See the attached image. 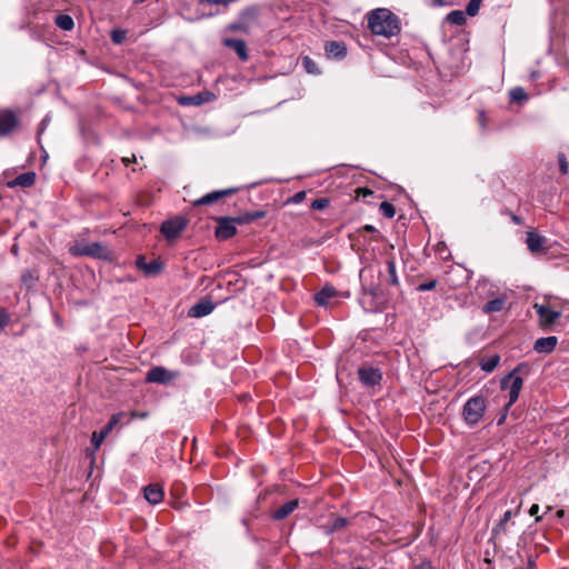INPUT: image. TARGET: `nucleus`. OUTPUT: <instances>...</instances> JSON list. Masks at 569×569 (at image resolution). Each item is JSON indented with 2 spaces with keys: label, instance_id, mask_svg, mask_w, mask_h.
<instances>
[{
  "label": "nucleus",
  "instance_id": "obj_52",
  "mask_svg": "<svg viewBox=\"0 0 569 569\" xmlns=\"http://www.w3.org/2000/svg\"><path fill=\"white\" fill-rule=\"evenodd\" d=\"M511 220H512L515 223H517V224H520V223H521V219H520L518 216H516V214H512Z\"/></svg>",
  "mask_w": 569,
  "mask_h": 569
},
{
  "label": "nucleus",
  "instance_id": "obj_13",
  "mask_svg": "<svg viewBox=\"0 0 569 569\" xmlns=\"http://www.w3.org/2000/svg\"><path fill=\"white\" fill-rule=\"evenodd\" d=\"M358 377L366 387H375L380 383L382 375L379 369L372 367H362L358 369Z\"/></svg>",
  "mask_w": 569,
  "mask_h": 569
},
{
  "label": "nucleus",
  "instance_id": "obj_7",
  "mask_svg": "<svg viewBox=\"0 0 569 569\" xmlns=\"http://www.w3.org/2000/svg\"><path fill=\"white\" fill-rule=\"evenodd\" d=\"M237 224L236 217L217 218L216 238L221 241L232 238L237 233Z\"/></svg>",
  "mask_w": 569,
  "mask_h": 569
},
{
  "label": "nucleus",
  "instance_id": "obj_1",
  "mask_svg": "<svg viewBox=\"0 0 569 569\" xmlns=\"http://www.w3.org/2000/svg\"><path fill=\"white\" fill-rule=\"evenodd\" d=\"M531 372L529 362L518 363L507 376L501 378L500 388L508 390V402L503 406V413L498 420V425H502L506 420L509 408L518 400L523 386V377H528Z\"/></svg>",
  "mask_w": 569,
  "mask_h": 569
},
{
  "label": "nucleus",
  "instance_id": "obj_6",
  "mask_svg": "<svg viewBox=\"0 0 569 569\" xmlns=\"http://www.w3.org/2000/svg\"><path fill=\"white\" fill-rule=\"evenodd\" d=\"M179 376V371H171L164 367L157 366L148 370L146 381L149 383L169 385Z\"/></svg>",
  "mask_w": 569,
  "mask_h": 569
},
{
  "label": "nucleus",
  "instance_id": "obj_11",
  "mask_svg": "<svg viewBox=\"0 0 569 569\" xmlns=\"http://www.w3.org/2000/svg\"><path fill=\"white\" fill-rule=\"evenodd\" d=\"M122 413L112 415L109 422L100 430L94 431L91 437V445L94 449H99L106 437L112 431V429L120 422Z\"/></svg>",
  "mask_w": 569,
  "mask_h": 569
},
{
  "label": "nucleus",
  "instance_id": "obj_30",
  "mask_svg": "<svg viewBox=\"0 0 569 569\" xmlns=\"http://www.w3.org/2000/svg\"><path fill=\"white\" fill-rule=\"evenodd\" d=\"M466 11L453 10L447 14V21L455 26H463L466 23Z\"/></svg>",
  "mask_w": 569,
  "mask_h": 569
},
{
  "label": "nucleus",
  "instance_id": "obj_41",
  "mask_svg": "<svg viewBox=\"0 0 569 569\" xmlns=\"http://www.w3.org/2000/svg\"><path fill=\"white\" fill-rule=\"evenodd\" d=\"M356 193H357V198H360V197L366 198V197L372 196L373 191L368 188H358L356 190Z\"/></svg>",
  "mask_w": 569,
  "mask_h": 569
},
{
  "label": "nucleus",
  "instance_id": "obj_53",
  "mask_svg": "<svg viewBox=\"0 0 569 569\" xmlns=\"http://www.w3.org/2000/svg\"><path fill=\"white\" fill-rule=\"evenodd\" d=\"M367 270H368L367 268L361 269V271H360V278H362V277H363V273H365Z\"/></svg>",
  "mask_w": 569,
  "mask_h": 569
},
{
  "label": "nucleus",
  "instance_id": "obj_32",
  "mask_svg": "<svg viewBox=\"0 0 569 569\" xmlns=\"http://www.w3.org/2000/svg\"><path fill=\"white\" fill-rule=\"evenodd\" d=\"M509 97L511 102L518 103L526 102L529 98L525 89L521 87L512 88L509 92Z\"/></svg>",
  "mask_w": 569,
  "mask_h": 569
},
{
  "label": "nucleus",
  "instance_id": "obj_8",
  "mask_svg": "<svg viewBox=\"0 0 569 569\" xmlns=\"http://www.w3.org/2000/svg\"><path fill=\"white\" fill-rule=\"evenodd\" d=\"M187 221L183 218L176 217L162 222L160 231L168 241L176 240L184 230Z\"/></svg>",
  "mask_w": 569,
  "mask_h": 569
},
{
  "label": "nucleus",
  "instance_id": "obj_44",
  "mask_svg": "<svg viewBox=\"0 0 569 569\" xmlns=\"http://www.w3.org/2000/svg\"><path fill=\"white\" fill-rule=\"evenodd\" d=\"M305 197H306V192L299 191L291 198V201L295 203H299L305 199Z\"/></svg>",
  "mask_w": 569,
  "mask_h": 569
},
{
  "label": "nucleus",
  "instance_id": "obj_17",
  "mask_svg": "<svg viewBox=\"0 0 569 569\" xmlns=\"http://www.w3.org/2000/svg\"><path fill=\"white\" fill-rule=\"evenodd\" d=\"M325 51L328 58L339 60L347 56V46L343 41H328L325 44Z\"/></svg>",
  "mask_w": 569,
  "mask_h": 569
},
{
  "label": "nucleus",
  "instance_id": "obj_50",
  "mask_svg": "<svg viewBox=\"0 0 569 569\" xmlns=\"http://www.w3.org/2000/svg\"><path fill=\"white\" fill-rule=\"evenodd\" d=\"M560 170L562 173H567L568 171V164L563 158L560 160Z\"/></svg>",
  "mask_w": 569,
  "mask_h": 569
},
{
  "label": "nucleus",
  "instance_id": "obj_47",
  "mask_svg": "<svg viewBox=\"0 0 569 569\" xmlns=\"http://www.w3.org/2000/svg\"><path fill=\"white\" fill-rule=\"evenodd\" d=\"M121 161L123 162L124 166L128 167L130 163L136 162V156L132 154L131 157H123L121 159Z\"/></svg>",
  "mask_w": 569,
  "mask_h": 569
},
{
  "label": "nucleus",
  "instance_id": "obj_48",
  "mask_svg": "<svg viewBox=\"0 0 569 569\" xmlns=\"http://www.w3.org/2000/svg\"><path fill=\"white\" fill-rule=\"evenodd\" d=\"M535 568H536V560L533 559L532 556H529L526 569H535Z\"/></svg>",
  "mask_w": 569,
  "mask_h": 569
},
{
  "label": "nucleus",
  "instance_id": "obj_12",
  "mask_svg": "<svg viewBox=\"0 0 569 569\" xmlns=\"http://www.w3.org/2000/svg\"><path fill=\"white\" fill-rule=\"evenodd\" d=\"M136 266L149 277L158 276L163 269V263L159 259H152L148 262L142 254L137 257Z\"/></svg>",
  "mask_w": 569,
  "mask_h": 569
},
{
  "label": "nucleus",
  "instance_id": "obj_29",
  "mask_svg": "<svg viewBox=\"0 0 569 569\" xmlns=\"http://www.w3.org/2000/svg\"><path fill=\"white\" fill-rule=\"evenodd\" d=\"M56 24L63 31H70L74 27V22L71 16L60 13L54 19Z\"/></svg>",
  "mask_w": 569,
  "mask_h": 569
},
{
  "label": "nucleus",
  "instance_id": "obj_9",
  "mask_svg": "<svg viewBox=\"0 0 569 569\" xmlns=\"http://www.w3.org/2000/svg\"><path fill=\"white\" fill-rule=\"evenodd\" d=\"M533 308L539 317L540 326L545 329L552 326L561 316L560 311L553 310L547 305L536 303Z\"/></svg>",
  "mask_w": 569,
  "mask_h": 569
},
{
  "label": "nucleus",
  "instance_id": "obj_38",
  "mask_svg": "<svg viewBox=\"0 0 569 569\" xmlns=\"http://www.w3.org/2000/svg\"><path fill=\"white\" fill-rule=\"evenodd\" d=\"M436 286H437V280L436 279H431L428 282L420 283L417 287V290L420 291V292L429 291V290H433L436 288Z\"/></svg>",
  "mask_w": 569,
  "mask_h": 569
},
{
  "label": "nucleus",
  "instance_id": "obj_42",
  "mask_svg": "<svg viewBox=\"0 0 569 569\" xmlns=\"http://www.w3.org/2000/svg\"><path fill=\"white\" fill-rule=\"evenodd\" d=\"M539 509V505L537 503H533L529 509L530 516L535 517L537 522L541 520V516L538 515Z\"/></svg>",
  "mask_w": 569,
  "mask_h": 569
},
{
  "label": "nucleus",
  "instance_id": "obj_37",
  "mask_svg": "<svg viewBox=\"0 0 569 569\" xmlns=\"http://www.w3.org/2000/svg\"><path fill=\"white\" fill-rule=\"evenodd\" d=\"M124 38H126V31H123V30H119V29H117V30H113V31L111 32V39H112V41H113L114 43H117V44L122 43V41L124 40Z\"/></svg>",
  "mask_w": 569,
  "mask_h": 569
},
{
  "label": "nucleus",
  "instance_id": "obj_43",
  "mask_svg": "<svg viewBox=\"0 0 569 569\" xmlns=\"http://www.w3.org/2000/svg\"><path fill=\"white\" fill-rule=\"evenodd\" d=\"M512 515H513V513H512V511H511V510H507V511L503 513V516H502L501 520L499 521V525H498V526H499V527H503V526H505V525H506V523L511 519Z\"/></svg>",
  "mask_w": 569,
  "mask_h": 569
},
{
  "label": "nucleus",
  "instance_id": "obj_21",
  "mask_svg": "<svg viewBox=\"0 0 569 569\" xmlns=\"http://www.w3.org/2000/svg\"><path fill=\"white\" fill-rule=\"evenodd\" d=\"M214 309V305L211 300H200L193 305L189 310V316L194 318L204 317L211 313Z\"/></svg>",
  "mask_w": 569,
  "mask_h": 569
},
{
  "label": "nucleus",
  "instance_id": "obj_28",
  "mask_svg": "<svg viewBox=\"0 0 569 569\" xmlns=\"http://www.w3.org/2000/svg\"><path fill=\"white\" fill-rule=\"evenodd\" d=\"M500 362L499 355H492L490 357L482 358L479 362L480 368L486 372H492Z\"/></svg>",
  "mask_w": 569,
  "mask_h": 569
},
{
  "label": "nucleus",
  "instance_id": "obj_39",
  "mask_svg": "<svg viewBox=\"0 0 569 569\" xmlns=\"http://www.w3.org/2000/svg\"><path fill=\"white\" fill-rule=\"evenodd\" d=\"M477 120H478V123H479L480 128L482 130H486L487 127H488V121L489 120H488V117H487V113H486L485 110H479L478 111V119Z\"/></svg>",
  "mask_w": 569,
  "mask_h": 569
},
{
  "label": "nucleus",
  "instance_id": "obj_31",
  "mask_svg": "<svg viewBox=\"0 0 569 569\" xmlns=\"http://www.w3.org/2000/svg\"><path fill=\"white\" fill-rule=\"evenodd\" d=\"M348 525V519L345 517H337L332 520V522L328 526H326V532L328 535L333 533L336 531H339L343 528H346Z\"/></svg>",
  "mask_w": 569,
  "mask_h": 569
},
{
  "label": "nucleus",
  "instance_id": "obj_34",
  "mask_svg": "<svg viewBox=\"0 0 569 569\" xmlns=\"http://www.w3.org/2000/svg\"><path fill=\"white\" fill-rule=\"evenodd\" d=\"M379 210L381 214L387 219H392L396 214L395 206L388 201L381 202Z\"/></svg>",
  "mask_w": 569,
  "mask_h": 569
},
{
  "label": "nucleus",
  "instance_id": "obj_22",
  "mask_svg": "<svg viewBox=\"0 0 569 569\" xmlns=\"http://www.w3.org/2000/svg\"><path fill=\"white\" fill-rule=\"evenodd\" d=\"M298 500H289L279 508L274 509L272 512V518L276 520H283L289 515H291L298 507Z\"/></svg>",
  "mask_w": 569,
  "mask_h": 569
},
{
  "label": "nucleus",
  "instance_id": "obj_15",
  "mask_svg": "<svg viewBox=\"0 0 569 569\" xmlns=\"http://www.w3.org/2000/svg\"><path fill=\"white\" fill-rule=\"evenodd\" d=\"M19 123L20 121L18 112L11 109L2 110V136L12 132L16 128H18Z\"/></svg>",
  "mask_w": 569,
  "mask_h": 569
},
{
  "label": "nucleus",
  "instance_id": "obj_25",
  "mask_svg": "<svg viewBox=\"0 0 569 569\" xmlns=\"http://www.w3.org/2000/svg\"><path fill=\"white\" fill-rule=\"evenodd\" d=\"M387 266V282L392 287H399V278L396 270V261L393 258H388Z\"/></svg>",
  "mask_w": 569,
  "mask_h": 569
},
{
  "label": "nucleus",
  "instance_id": "obj_58",
  "mask_svg": "<svg viewBox=\"0 0 569 569\" xmlns=\"http://www.w3.org/2000/svg\"><path fill=\"white\" fill-rule=\"evenodd\" d=\"M146 0H134V2L137 3H141V2H144Z\"/></svg>",
  "mask_w": 569,
  "mask_h": 569
},
{
  "label": "nucleus",
  "instance_id": "obj_59",
  "mask_svg": "<svg viewBox=\"0 0 569 569\" xmlns=\"http://www.w3.org/2000/svg\"><path fill=\"white\" fill-rule=\"evenodd\" d=\"M355 569H366V568H362V567H357V568H355Z\"/></svg>",
  "mask_w": 569,
  "mask_h": 569
},
{
  "label": "nucleus",
  "instance_id": "obj_18",
  "mask_svg": "<svg viewBox=\"0 0 569 569\" xmlns=\"http://www.w3.org/2000/svg\"><path fill=\"white\" fill-rule=\"evenodd\" d=\"M146 500L151 505H158L163 500V488L158 483H150L143 489Z\"/></svg>",
  "mask_w": 569,
  "mask_h": 569
},
{
  "label": "nucleus",
  "instance_id": "obj_54",
  "mask_svg": "<svg viewBox=\"0 0 569 569\" xmlns=\"http://www.w3.org/2000/svg\"><path fill=\"white\" fill-rule=\"evenodd\" d=\"M435 2H436L437 4H443V3H445V0H435Z\"/></svg>",
  "mask_w": 569,
  "mask_h": 569
},
{
  "label": "nucleus",
  "instance_id": "obj_55",
  "mask_svg": "<svg viewBox=\"0 0 569 569\" xmlns=\"http://www.w3.org/2000/svg\"><path fill=\"white\" fill-rule=\"evenodd\" d=\"M563 513H565V511H563V510H559V511L557 512L558 517H562V516H563Z\"/></svg>",
  "mask_w": 569,
  "mask_h": 569
},
{
  "label": "nucleus",
  "instance_id": "obj_26",
  "mask_svg": "<svg viewBox=\"0 0 569 569\" xmlns=\"http://www.w3.org/2000/svg\"><path fill=\"white\" fill-rule=\"evenodd\" d=\"M506 301V297H498L496 299H492L483 305L482 311L485 313L499 312L505 308Z\"/></svg>",
  "mask_w": 569,
  "mask_h": 569
},
{
  "label": "nucleus",
  "instance_id": "obj_24",
  "mask_svg": "<svg viewBox=\"0 0 569 569\" xmlns=\"http://www.w3.org/2000/svg\"><path fill=\"white\" fill-rule=\"evenodd\" d=\"M211 97H213L212 93L204 91V92H200L194 96L183 97V98H181L180 103L186 104V106H188V104L200 106L203 102L210 101Z\"/></svg>",
  "mask_w": 569,
  "mask_h": 569
},
{
  "label": "nucleus",
  "instance_id": "obj_2",
  "mask_svg": "<svg viewBox=\"0 0 569 569\" xmlns=\"http://www.w3.org/2000/svg\"><path fill=\"white\" fill-rule=\"evenodd\" d=\"M368 28L376 34L391 38L400 32V20L387 8H378L367 13Z\"/></svg>",
  "mask_w": 569,
  "mask_h": 569
},
{
  "label": "nucleus",
  "instance_id": "obj_51",
  "mask_svg": "<svg viewBox=\"0 0 569 569\" xmlns=\"http://www.w3.org/2000/svg\"><path fill=\"white\" fill-rule=\"evenodd\" d=\"M9 320V317L4 313V311L2 310V318H1V321H2V327L6 326L7 321Z\"/></svg>",
  "mask_w": 569,
  "mask_h": 569
},
{
  "label": "nucleus",
  "instance_id": "obj_49",
  "mask_svg": "<svg viewBox=\"0 0 569 569\" xmlns=\"http://www.w3.org/2000/svg\"><path fill=\"white\" fill-rule=\"evenodd\" d=\"M48 123H49V117H46V118L40 122L39 134H40L41 132H43V131H44V129L47 128Z\"/></svg>",
  "mask_w": 569,
  "mask_h": 569
},
{
  "label": "nucleus",
  "instance_id": "obj_56",
  "mask_svg": "<svg viewBox=\"0 0 569 569\" xmlns=\"http://www.w3.org/2000/svg\"><path fill=\"white\" fill-rule=\"evenodd\" d=\"M23 280L27 281V280H30V277H27L26 274L23 276Z\"/></svg>",
  "mask_w": 569,
  "mask_h": 569
},
{
  "label": "nucleus",
  "instance_id": "obj_23",
  "mask_svg": "<svg viewBox=\"0 0 569 569\" xmlns=\"http://www.w3.org/2000/svg\"><path fill=\"white\" fill-rule=\"evenodd\" d=\"M36 181V173L34 172H24L19 174L16 179L10 180L7 182V186L9 188L13 187H31Z\"/></svg>",
  "mask_w": 569,
  "mask_h": 569
},
{
  "label": "nucleus",
  "instance_id": "obj_46",
  "mask_svg": "<svg viewBox=\"0 0 569 569\" xmlns=\"http://www.w3.org/2000/svg\"><path fill=\"white\" fill-rule=\"evenodd\" d=\"M363 231L370 232V233H379L378 229L373 227L372 224H365L362 227Z\"/></svg>",
  "mask_w": 569,
  "mask_h": 569
},
{
  "label": "nucleus",
  "instance_id": "obj_35",
  "mask_svg": "<svg viewBox=\"0 0 569 569\" xmlns=\"http://www.w3.org/2000/svg\"><path fill=\"white\" fill-rule=\"evenodd\" d=\"M482 3V0H470L468 3H467V7H466V13L469 16V17H475L478 14L479 12V9H480V6Z\"/></svg>",
  "mask_w": 569,
  "mask_h": 569
},
{
  "label": "nucleus",
  "instance_id": "obj_27",
  "mask_svg": "<svg viewBox=\"0 0 569 569\" xmlns=\"http://www.w3.org/2000/svg\"><path fill=\"white\" fill-rule=\"evenodd\" d=\"M266 212L261 210L250 211L236 217V221L238 222V224H248L253 222L254 220L263 218Z\"/></svg>",
  "mask_w": 569,
  "mask_h": 569
},
{
  "label": "nucleus",
  "instance_id": "obj_10",
  "mask_svg": "<svg viewBox=\"0 0 569 569\" xmlns=\"http://www.w3.org/2000/svg\"><path fill=\"white\" fill-rule=\"evenodd\" d=\"M238 191H239V188H227L223 190H214V191H211V192L202 196L201 198L194 200L192 202V204H193V207L209 206V204L217 202L218 200H220L222 198L230 197Z\"/></svg>",
  "mask_w": 569,
  "mask_h": 569
},
{
  "label": "nucleus",
  "instance_id": "obj_45",
  "mask_svg": "<svg viewBox=\"0 0 569 569\" xmlns=\"http://www.w3.org/2000/svg\"><path fill=\"white\" fill-rule=\"evenodd\" d=\"M413 569H432V565L428 560H423L421 563L416 565Z\"/></svg>",
  "mask_w": 569,
  "mask_h": 569
},
{
  "label": "nucleus",
  "instance_id": "obj_19",
  "mask_svg": "<svg viewBox=\"0 0 569 569\" xmlns=\"http://www.w3.org/2000/svg\"><path fill=\"white\" fill-rule=\"evenodd\" d=\"M546 242L547 239L535 230L527 231L526 243L530 252L537 253L542 251Z\"/></svg>",
  "mask_w": 569,
  "mask_h": 569
},
{
  "label": "nucleus",
  "instance_id": "obj_14",
  "mask_svg": "<svg viewBox=\"0 0 569 569\" xmlns=\"http://www.w3.org/2000/svg\"><path fill=\"white\" fill-rule=\"evenodd\" d=\"M337 297H339V291L333 286L327 283L315 295V301L320 307H327L330 300Z\"/></svg>",
  "mask_w": 569,
  "mask_h": 569
},
{
  "label": "nucleus",
  "instance_id": "obj_3",
  "mask_svg": "<svg viewBox=\"0 0 569 569\" xmlns=\"http://www.w3.org/2000/svg\"><path fill=\"white\" fill-rule=\"evenodd\" d=\"M487 407L486 397L476 395L469 398L462 408V418L469 427L477 426L483 418Z\"/></svg>",
  "mask_w": 569,
  "mask_h": 569
},
{
  "label": "nucleus",
  "instance_id": "obj_5",
  "mask_svg": "<svg viewBox=\"0 0 569 569\" xmlns=\"http://www.w3.org/2000/svg\"><path fill=\"white\" fill-rule=\"evenodd\" d=\"M259 17V9L257 7H248L243 9L238 19L228 24L227 30L234 32H249L252 24H254Z\"/></svg>",
  "mask_w": 569,
  "mask_h": 569
},
{
  "label": "nucleus",
  "instance_id": "obj_40",
  "mask_svg": "<svg viewBox=\"0 0 569 569\" xmlns=\"http://www.w3.org/2000/svg\"><path fill=\"white\" fill-rule=\"evenodd\" d=\"M365 295H369L373 298L378 297L381 292L380 288L378 286H369V287H362Z\"/></svg>",
  "mask_w": 569,
  "mask_h": 569
},
{
  "label": "nucleus",
  "instance_id": "obj_36",
  "mask_svg": "<svg viewBox=\"0 0 569 569\" xmlns=\"http://www.w3.org/2000/svg\"><path fill=\"white\" fill-rule=\"evenodd\" d=\"M329 206V200L327 198H317L311 202V208L313 210H323Z\"/></svg>",
  "mask_w": 569,
  "mask_h": 569
},
{
  "label": "nucleus",
  "instance_id": "obj_57",
  "mask_svg": "<svg viewBox=\"0 0 569 569\" xmlns=\"http://www.w3.org/2000/svg\"><path fill=\"white\" fill-rule=\"evenodd\" d=\"M23 280L27 281V280H30V277H27L26 274L23 276Z\"/></svg>",
  "mask_w": 569,
  "mask_h": 569
},
{
  "label": "nucleus",
  "instance_id": "obj_33",
  "mask_svg": "<svg viewBox=\"0 0 569 569\" xmlns=\"http://www.w3.org/2000/svg\"><path fill=\"white\" fill-rule=\"evenodd\" d=\"M302 67L309 74H320L321 72L317 63L309 56L302 57Z\"/></svg>",
  "mask_w": 569,
  "mask_h": 569
},
{
  "label": "nucleus",
  "instance_id": "obj_16",
  "mask_svg": "<svg viewBox=\"0 0 569 569\" xmlns=\"http://www.w3.org/2000/svg\"><path fill=\"white\" fill-rule=\"evenodd\" d=\"M222 43L224 47L234 50L241 61H247L249 59L247 43L243 40L226 38Z\"/></svg>",
  "mask_w": 569,
  "mask_h": 569
},
{
  "label": "nucleus",
  "instance_id": "obj_20",
  "mask_svg": "<svg viewBox=\"0 0 569 569\" xmlns=\"http://www.w3.org/2000/svg\"><path fill=\"white\" fill-rule=\"evenodd\" d=\"M558 343L555 336L542 337L536 340L533 350L538 353H551Z\"/></svg>",
  "mask_w": 569,
  "mask_h": 569
},
{
  "label": "nucleus",
  "instance_id": "obj_4",
  "mask_svg": "<svg viewBox=\"0 0 569 569\" xmlns=\"http://www.w3.org/2000/svg\"><path fill=\"white\" fill-rule=\"evenodd\" d=\"M69 252L73 257H91L97 259H109L111 251L101 242H76L70 247Z\"/></svg>",
  "mask_w": 569,
  "mask_h": 569
}]
</instances>
